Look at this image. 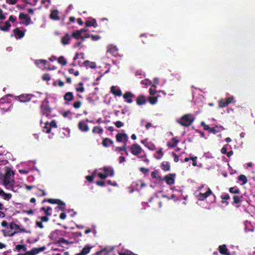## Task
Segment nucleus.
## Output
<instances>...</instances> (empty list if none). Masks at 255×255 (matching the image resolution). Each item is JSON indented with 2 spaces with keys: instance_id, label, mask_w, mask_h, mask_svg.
Returning a JSON list of instances; mask_svg holds the SVG:
<instances>
[{
  "instance_id": "f257e3e1",
  "label": "nucleus",
  "mask_w": 255,
  "mask_h": 255,
  "mask_svg": "<svg viewBox=\"0 0 255 255\" xmlns=\"http://www.w3.org/2000/svg\"><path fill=\"white\" fill-rule=\"evenodd\" d=\"M2 184L6 189L13 191H16L17 190L16 188L19 186L16 185L14 179V173L10 169H7L5 173Z\"/></svg>"
},
{
  "instance_id": "f03ea898",
  "label": "nucleus",
  "mask_w": 255,
  "mask_h": 255,
  "mask_svg": "<svg viewBox=\"0 0 255 255\" xmlns=\"http://www.w3.org/2000/svg\"><path fill=\"white\" fill-rule=\"evenodd\" d=\"M194 120V117L192 115L187 114L183 116L180 120H178L177 122L182 126L187 127L192 123Z\"/></svg>"
},
{
  "instance_id": "7ed1b4c3",
  "label": "nucleus",
  "mask_w": 255,
  "mask_h": 255,
  "mask_svg": "<svg viewBox=\"0 0 255 255\" xmlns=\"http://www.w3.org/2000/svg\"><path fill=\"white\" fill-rule=\"evenodd\" d=\"M204 186H202L199 188L200 192L199 194L197 195V197L199 200H204L212 193L211 190L207 186L205 187V191H204Z\"/></svg>"
},
{
  "instance_id": "20e7f679",
  "label": "nucleus",
  "mask_w": 255,
  "mask_h": 255,
  "mask_svg": "<svg viewBox=\"0 0 255 255\" xmlns=\"http://www.w3.org/2000/svg\"><path fill=\"white\" fill-rule=\"evenodd\" d=\"M105 174H102L101 173H98V176L101 179H105L108 176H113L114 175V170L112 167H105L103 168Z\"/></svg>"
},
{
  "instance_id": "39448f33",
  "label": "nucleus",
  "mask_w": 255,
  "mask_h": 255,
  "mask_svg": "<svg viewBox=\"0 0 255 255\" xmlns=\"http://www.w3.org/2000/svg\"><path fill=\"white\" fill-rule=\"evenodd\" d=\"M45 247H42L38 248H33L30 251L26 252L25 254H18L17 255H36L40 252H42L45 250Z\"/></svg>"
},
{
  "instance_id": "423d86ee",
  "label": "nucleus",
  "mask_w": 255,
  "mask_h": 255,
  "mask_svg": "<svg viewBox=\"0 0 255 255\" xmlns=\"http://www.w3.org/2000/svg\"><path fill=\"white\" fill-rule=\"evenodd\" d=\"M10 229H15L16 230V231H14L12 234H11V236H13L14 235L19 233V232H23V233H27L24 229H21L20 228V226L15 223H11L10 225Z\"/></svg>"
},
{
  "instance_id": "0eeeda50",
  "label": "nucleus",
  "mask_w": 255,
  "mask_h": 255,
  "mask_svg": "<svg viewBox=\"0 0 255 255\" xmlns=\"http://www.w3.org/2000/svg\"><path fill=\"white\" fill-rule=\"evenodd\" d=\"M48 202L51 204H58L59 206H58L57 208L58 209H61L62 211H64L65 209V208L64 207L65 206V203L60 200L49 199L48 200Z\"/></svg>"
},
{
  "instance_id": "6e6552de",
  "label": "nucleus",
  "mask_w": 255,
  "mask_h": 255,
  "mask_svg": "<svg viewBox=\"0 0 255 255\" xmlns=\"http://www.w3.org/2000/svg\"><path fill=\"white\" fill-rule=\"evenodd\" d=\"M131 151L133 155H137L141 153V148L138 144H134L131 147Z\"/></svg>"
},
{
  "instance_id": "1a4fd4ad",
  "label": "nucleus",
  "mask_w": 255,
  "mask_h": 255,
  "mask_svg": "<svg viewBox=\"0 0 255 255\" xmlns=\"http://www.w3.org/2000/svg\"><path fill=\"white\" fill-rule=\"evenodd\" d=\"M79 129L83 132H87L89 130L88 125L85 123L84 121H81L78 124Z\"/></svg>"
},
{
  "instance_id": "9d476101",
  "label": "nucleus",
  "mask_w": 255,
  "mask_h": 255,
  "mask_svg": "<svg viewBox=\"0 0 255 255\" xmlns=\"http://www.w3.org/2000/svg\"><path fill=\"white\" fill-rule=\"evenodd\" d=\"M111 92L116 96H121L122 95L121 90L117 86H112L111 87Z\"/></svg>"
},
{
  "instance_id": "9b49d317",
  "label": "nucleus",
  "mask_w": 255,
  "mask_h": 255,
  "mask_svg": "<svg viewBox=\"0 0 255 255\" xmlns=\"http://www.w3.org/2000/svg\"><path fill=\"white\" fill-rule=\"evenodd\" d=\"M41 112L43 116L48 117L50 113V109L47 105L42 104L41 106Z\"/></svg>"
},
{
  "instance_id": "f8f14e48",
  "label": "nucleus",
  "mask_w": 255,
  "mask_h": 255,
  "mask_svg": "<svg viewBox=\"0 0 255 255\" xmlns=\"http://www.w3.org/2000/svg\"><path fill=\"white\" fill-rule=\"evenodd\" d=\"M116 139L119 142L125 141L126 142L128 139V137L126 133H118L116 135Z\"/></svg>"
},
{
  "instance_id": "ddd939ff",
  "label": "nucleus",
  "mask_w": 255,
  "mask_h": 255,
  "mask_svg": "<svg viewBox=\"0 0 255 255\" xmlns=\"http://www.w3.org/2000/svg\"><path fill=\"white\" fill-rule=\"evenodd\" d=\"M47 62V61L45 60L40 59L36 60L35 61V64L40 68L44 70L46 68V64Z\"/></svg>"
},
{
  "instance_id": "4468645a",
  "label": "nucleus",
  "mask_w": 255,
  "mask_h": 255,
  "mask_svg": "<svg viewBox=\"0 0 255 255\" xmlns=\"http://www.w3.org/2000/svg\"><path fill=\"white\" fill-rule=\"evenodd\" d=\"M123 97L128 103H131L132 102V99L134 97V96L131 93L127 92L124 95Z\"/></svg>"
},
{
  "instance_id": "2eb2a0df",
  "label": "nucleus",
  "mask_w": 255,
  "mask_h": 255,
  "mask_svg": "<svg viewBox=\"0 0 255 255\" xmlns=\"http://www.w3.org/2000/svg\"><path fill=\"white\" fill-rule=\"evenodd\" d=\"M19 19L23 20V23L27 25L30 22V18L27 16V15L24 13H20L19 15Z\"/></svg>"
},
{
  "instance_id": "dca6fc26",
  "label": "nucleus",
  "mask_w": 255,
  "mask_h": 255,
  "mask_svg": "<svg viewBox=\"0 0 255 255\" xmlns=\"http://www.w3.org/2000/svg\"><path fill=\"white\" fill-rule=\"evenodd\" d=\"M219 249V252L221 254L225 255H230V254L228 252V249L227 248L226 245H223L220 246Z\"/></svg>"
},
{
  "instance_id": "f3484780",
  "label": "nucleus",
  "mask_w": 255,
  "mask_h": 255,
  "mask_svg": "<svg viewBox=\"0 0 255 255\" xmlns=\"http://www.w3.org/2000/svg\"><path fill=\"white\" fill-rule=\"evenodd\" d=\"M165 180L166 182L168 185H172L174 183V179L173 177V175L169 174L165 177Z\"/></svg>"
},
{
  "instance_id": "a211bd4d",
  "label": "nucleus",
  "mask_w": 255,
  "mask_h": 255,
  "mask_svg": "<svg viewBox=\"0 0 255 255\" xmlns=\"http://www.w3.org/2000/svg\"><path fill=\"white\" fill-rule=\"evenodd\" d=\"M71 40V36L67 34L64 36L62 37L61 38V43L63 45H67L69 43L70 40Z\"/></svg>"
},
{
  "instance_id": "6ab92c4d",
  "label": "nucleus",
  "mask_w": 255,
  "mask_h": 255,
  "mask_svg": "<svg viewBox=\"0 0 255 255\" xmlns=\"http://www.w3.org/2000/svg\"><path fill=\"white\" fill-rule=\"evenodd\" d=\"M58 13V11L57 9L52 11L50 15V18L53 20H58L59 19Z\"/></svg>"
},
{
  "instance_id": "aec40b11",
  "label": "nucleus",
  "mask_w": 255,
  "mask_h": 255,
  "mask_svg": "<svg viewBox=\"0 0 255 255\" xmlns=\"http://www.w3.org/2000/svg\"><path fill=\"white\" fill-rule=\"evenodd\" d=\"M85 25L87 27L93 26L94 27H97L98 26V24L95 19H92L91 20L87 21L85 23Z\"/></svg>"
},
{
  "instance_id": "412c9836",
  "label": "nucleus",
  "mask_w": 255,
  "mask_h": 255,
  "mask_svg": "<svg viewBox=\"0 0 255 255\" xmlns=\"http://www.w3.org/2000/svg\"><path fill=\"white\" fill-rule=\"evenodd\" d=\"M145 99L143 96H139L136 99V103L138 105L141 106L145 103Z\"/></svg>"
},
{
  "instance_id": "4be33fe9",
  "label": "nucleus",
  "mask_w": 255,
  "mask_h": 255,
  "mask_svg": "<svg viewBox=\"0 0 255 255\" xmlns=\"http://www.w3.org/2000/svg\"><path fill=\"white\" fill-rule=\"evenodd\" d=\"M14 33L16 38H22L24 35V33L22 31H20L18 28H16L15 29H14Z\"/></svg>"
},
{
  "instance_id": "5701e85b",
  "label": "nucleus",
  "mask_w": 255,
  "mask_h": 255,
  "mask_svg": "<svg viewBox=\"0 0 255 255\" xmlns=\"http://www.w3.org/2000/svg\"><path fill=\"white\" fill-rule=\"evenodd\" d=\"M10 27V24L9 21H7L3 23V25L1 24L0 25V29L3 31H7L9 29Z\"/></svg>"
},
{
  "instance_id": "b1692460",
  "label": "nucleus",
  "mask_w": 255,
  "mask_h": 255,
  "mask_svg": "<svg viewBox=\"0 0 255 255\" xmlns=\"http://www.w3.org/2000/svg\"><path fill=\"white\" fill-rule=\"evenodd\" d=\"M161 168L164 171H168L170 169V164L168 162H163L161 164Z\"/></svg>"
},
{
  "instance_id": "393cba45",
  "label": "nucleus",
  "mask_w": 255,
  "mask_h": 255,
  "mask_svg": "<svg viewBox=\"0 0 255 255\" xmlns=\"http://www.w3.org/2000/svg\"><path fill=\"white\" fill-rule=\"evenodd\" d=\"M224 129V128L222 126H220L219 127H216L213 128H211L210 132H213L214 133H217V132L220 131L221 130H223Z\"/></svg>"
},
{
  "instance_id": "a878e982",
  "label": "nucleus",
  "mask_w": 255,
  "mask_h": 255,
  "mask_svg": "<svg viewBox=\"0 0 255 255\" xmlns=\"http://www.w3.org/2000/svg\"><path fill=\"white\" fill-rule=\"evenodd\" d=\"M110 251L105 248L96 253L97 255H108Z\"/></svg>"
},
{
  "instance_id": "bb28decb",
  "label": "nucleus",
  "mask_w": 255,
  "mask_h": 255,
  "mask_svg": "<svg viewBox=\"0 0 255 255\" xmlns=\"http://www.w3.org/2000/svg\"><path fill=\"white\" fill-rule=\"evenodd\" d=\"M73 98V96L72 93L68 92L64 96V99L67 101H71Z\"/></svg>"
},
{
  "instance_id": "cd10ccee",
  "label": "nucleus",
  "mask_w": 255,
  "mask_h": 255,
  "mask_svg": "<svg viewBox=\"0 0 255 255\" xmlns=\"http://www.w3.org/2000/svg\"><path fill=\"white\" fill-rule=\"evenodd\" d=\"M112 143L113 141L111 139L107 138H105L102 142L103 146L105 147H107L110 144H111Z\"/></svg>"
},
{
  "instance_id": "c85d7f7f",
  "label": "nucleus",
  "mask_w": 255,
  "mask_h": 255,
  "mask_svg": "<svg viewBox=\"0 0 255 255\" xmlns=\"http://www.w3.org/2000/svg\"><path fill=\"white\" fill-rule=\"evenodd\" d=\"M76 91L82 93L84 91V88L83 87V83L82 82H80L78 84L77 86L76 87Z\"/></svg>"
},
{
  "instance_id": "c756f323",
  "label": "nucleus",
  "mask_w": 255,
  "mask_h": 255,
  "mask_svg": "<svg viewBox=\"0 0 255 255\" xmlns=\"http://www.w3.org/2000/svg\"><path fill=\"white\" fill-rule=\"evenodd\" d=\"M239 180L240 181H242V185H245V184H246L248 182V179H247V177L244 175H241L240 176H239Z\"/></svg>"
},
{
  "instance_id": "7c9ffc66",
  "label": "nucleus",
  "mask_w": 255,
  "mask_h": 255,
  "mask_svg": "<svg viewBox=\"0 0 255 255\" xmlns=\"http://www.w3.org/2000/svg\"><path fill=\"white\" fill-rule=\"evenodd\" d=\"M93 132L101 134L103 133V130L99 127H94L92 130Z\"/></svg>"
},
{
  "instance_id": "2f4dec72",
  "label": "nucleus",
  "mask_w": 255,
  "mask_h": 255,
  "mask_svg": "<svg viewBox=\"0 0 255 255\" xmlns=\"http://www.w3.org/2000/svg\"><path fill=\"white\" fill-rule=\"evenodd\" d=\"M42 210L44 211L45 214L47 216H50L51 215L52 208L51 207H48L47 208H45V207H42Z\"/></svg>"
},
{
  "instance_id": "473e14b6",
  "label": "nucleus",
  "mask_w": 255,
  "mask_h": 255,
  "mask_svg": "<svg viewBox=\"0 0 255 255\" xmlns=\"http://www.w3.org/2000/svg\"><path fill=\"white\" fill-rule=\"evenodd\" d=\"M91 248L89 247H85L84 248L81 253L83 255H87L88 254L91 250Z\"/></svg>"
},
{
  "instance_id": "72a5a7b5",
  "label": "nucleus",
  "mask_w": 255,
  "mask_h": 255,
  "mask_svg": "<svg viewBox=\"0 0 255 255\" xmlns=\"http://www.w3.org/2000/svg\"><path fill=\"white\" fill-rule=\"evenodd\" d=\"M48 125H49V123L46 122L45 123L44 126L43 127V131L45 132L46 133H49L51 130L50 127H48Z\"/></svg>"
},
{
  "instance_id": "f704fd0d",
  "label": "nucleus",
  "mask_w": 255,
  "mask_h": 255,
  "mask_svg": "<svg viewBox=\"0 0 255 255\" xmlns=\"http://www.w3.org/2000/svg\"><path fill=\"white\" fill-rule=\"evenodd\" d=\"M230 198V196L229 195V194H224V195H222L221 196V198L222 199V202L223 203H226V205H228V202H227L226 200L229 199Z\"/></svg>"
},
{
  "instance_id": "c9c22d12",
  "label": "nucleus",
  "mask_w": 255,
  "mask_h": 255,
  "mask_svg": "<svg viewBox=\"0 0 255 255\" xmlns=\"http://www.w3.org/2000/svg\"><path fill=\"white\" fill-rule=\"evenodd\" d=\"M178 142V140L176 138H174L172 139V141L168 143V145L170 147H174L176 146Z\"/></svg>"
},
{
  "instance_id": "e433bc0d",
  "label": "nucleus",
  "mask_w": 255,
  "mask_h": 255,
  "mask_svg": "<svg viewBox=\"0 0 255 255\" xmlns=\"http://www.w3.org/2000/svg\"><path fill=\"white\" fill-rule=\"evenodd\" d=\"M15 249L17 251H20V250H23V251H26L27 250V248L25 245H17L15 247Z\"/></svg>"
},
{
  "instance_id": "4c0bfd02",
  "label": "nucleus",
  "mask_w": 255,
  "mask_h": 255,
  "mask_svg": "<svg viewBox=\"0 0 255 255\" xmlns=\"http://www.w3.org/2000/svg\"><path fill=\"white\" fill-rule=\"evenodd\" d=\"M58 62L62 65H65L67 64L66 60L63 56H60L58 58Z\"/></svg>"
},
{
  "instance_id": "58836bf2",
  "label": "nucleus",
  "mask_w": 255,
  "mask_h": 255,
  "mask_svg": "<svg viewBox=\"0 0 255 255\" xmlns=\"http://www.w3.org/2000/svg\"><path fill=\"white\" fill-rule=\"evenodd\" d=\"M81 35H82V34H81V33H80V31H79V30H77L75 32H74L72 33V36L76 39L79 38V37H80V36Z\"/></svg>"
},
{
  "instance_id": "ea45409f",
  "label": "nucleus",
  "mask_w": 255,
  "mask_h": 255,
  "mask_svg": "<svg viewBox=\"0 0 255 255\" xmlns=\"http://www.w3.org/2000/svg\"><path fill=\"white\" fill-rule=\"evenodd\" d=\"M1 196L2 197L4 200H9L11 198L12 196L11 194H7L4 192L3 194H2Z\"/></svg>"
},
{
  "instance_id": "a19ab883",
  "label": "nucleus",
  "mask_w": 255,
  "mask_h": 255,
  "mask_svg": "<svg viewBox=\"0 0 255 255\" xmlns=\"http://www.w3.org/2000/svg\"><path fill=\"white\" fill-rule=\"evenodd\" d=\"M228 103L226 101H225L224 100H221L219 101V107L220 108H224L226 107L227 105H228Z\"/></svg>"
},
{
  "instance_id": "79ce46f5",
  "label": "nucleus",
  "mask_w": 255,
  "mask_h": 255,
  "mask_svg": "<svg viewBox=\"0 0 255 255\" xmlns=\"http://www.w3.org/2000/svg\"><path fill=\"white\" fill-rule=\"evenodd\" d=\"M157 154H158V156H156V158L158 159H161V157L163 155V153L162 149H160L158 150L157 151Z\"/></svg>"
},
{
  "instance_id": "37998d69",
  "label": "nucleus",
  "mask_w": 255,
  "mask_h": 255,
  "mask_svg": "<svg viewBox=\"0 0 255 255\" xmlns=\"http://www.w3.org/2000/svg\"><path fill=\"white\" fill-rule=\"evenodd\" d=\"M149 102L152 105L155 104L157 102V99L155 97H150L149 99Z\"/></svg>"
},
{
  "instance_id": "c03bdc74",
  "label": "nucleus",
  "mask_w": 255,
  "mask_h": 255,
  "mask_svg": "<svg viewBox=\"0 0 255 255\" xmlns=\"http://www.w3.org/2000/svg\"><path fill=\"white\" fill-rule=\"evenodd\" d=\"M116 151H126V143H125L124 146L122 147H118L116 148Z\"/></svg>"
},
{
  "instance_id": "a18cd8bd",
  "label": "nucleus",
  "mask_w": 255,
  "mask_h": 255,
  "mask_svg": "<svg viewBox=\"0 0 255 255\" xmlns=\"http://www.w3.org/2000/svg\"><path fill=\"white\" fill-rule=\"evenodd\" d=\"M233 199L234 202L236 204L241 202V201L240 198L238 196H234Z\"/></svg>"
},
{
  "instance_id": "49530a36",
  "label": "nucleus",
  "mask_w": 255,
  "mask_h": 255,
  "mask_svg": "<svg viewBox=\"0 0 255 255\" xmlns=\"http://www.w3.org/2000/svg\"><path fill=\"white\" fill-rule=\"evenodd\" d=\"M57 243L67 245L68 244V242L66 240H65L64 239L60 238L57 241Z\"/></svg>"
},
{
  "instance_id": "de8ad7c7",
  "label": "nucleus",
  "mask_w": 255,
  "mask_h": 255,
  "mask_svg": "<svg viewBox=\"0 0 255 255\" xmlns=\"http://www.w3.org/2000/svg\"><path fill=\"white\" fill-rule=\"evenodd\" d=\"M49 125H48V127H50V128H56L57 127L56 123L54 121H51L50 123H49Z\"/></svg>"
},
{
  "instance_id": "09e8293b",
  "label": "nucleus",
  "mask_w": 255,
  "mask_h": 255,
  "mask_svg": "<svg viewBox=\"0 0 255 255\" xmlns=\"http://www.w3.org/2000/svg\"><path fill=\"white\" fill-rule=\"evenodd\" d=\"M42 79L44 81H49L50 79V75L48 74H45L42 76Z\"/></svg>"
},
{
  "instance_id": "8fccbe9b",
  "label": "nucleus",
  "mask_w": 255,
  "mask_h": 255,
  "mask_svg": "<svg viewBox=\"0 0 255 255\" xmlns=\"http://www.w3.org/2000/svg\"><path fill=\"white\" fill-rule=\"evenodd\" d=\"M108 50L113 53H115L117 51L118 49L115 46H112L111 49L109 48Z\"/></svg>"
},
{
  "instance_id": "3c124183",
  "label": "nucleus",
  "mask_w": 255,
  "mask_h": 255,
  "mask_svg": "<svg viewBox=\"0 0 255 255\" xmlns=\"http://www.w3.org/2000/svg\"><path fill=\"white\" fill-rule=\"evenodd\" d=\"M149 91L151 95H154L156 93V91L155 90L154 88L152 87L149 89Z\"/></svg>"
},
{
  "instance_id": "603ef678",
  "label": "nucleus",
  "mask_w": 255,
  "mask_h": 255,
  "mask_svg": "<svg viewBox=\"0 0 255 255\" xmlns=\"http://www.w3.org/2000/svg\"><path fill=\"white\" fill-rule=\"evenodd\" d=\"M73 105L75 108H79L81 107V103L80 101H77L75 102Z\"/></svg>"
},
{
  "instance_id": "864d4df0",
  "label": "nucleus",
  "mask_w": 255,
  "mask_h": 255,
  "mask_svg": "<svg viewBox=\"0 0 255 255\" xmlns=\"http://www.w3.org/2000/svg\"><path fill=\"white\" fill-rule=\"evenodd\" d=\"M159 80L157 78H155L154 79V84L152 85V87H154V89L156 87V85L158 84Z\"/></svg>"
},
{
  "instance_id": "5fc2aeb1",
  "label": "nucleus",
  "mask_w": 255,
  "mask_h": 255,
  "mask_svg": "<svg viewBox=\"0 0 255 255\" xmlns=\"http://www.w3.org/2000/svg\"><path fill=\"white\" fill-rule=\"evenodd\" d=\"M123 125L124 124L121 121H117L115 123V126L118 128L122 127Z\"/></svg>"
},
{
  "instance_id": "6e6d98bb",
  "label": "nucleus",
  "mask_w": 255,
  "mask_h": 255,
  "mask_svg": "<svg viewBox=\"0 0 255 255\" xmlns=\"http://www.w3.org/2000/svg\"><path fill=\"white\" fill-rule=\"evenodd\" d=\"M230 192L234 193H239L240 191L238 189H236L234 187H231L230 188Z\"/></svg>"
},
{
  "instance_id": "4d7b16f0",
  "label": "nucleus",
  "mask_w": 255,
  "mask_h": 255,
  "mask_svg": "<svg viewBox=\"0 0 255 255\" xmlns=\"http://www.w3.org/2000/svg\"><path fill=\"white\" fill-rule=\"evenodd\" d=\"M201 125L204 127L205 130H208L209 131V132H210V129L211 128H210L208 125H206L204 122H202Z\"/></svg>"
},
{
  "instance_id": "13d9d810",
  "label": "nucleus",
  "mask_w": 255,
  "mask_h": 255,
  "mask_svg": "<svg viewBox=\"0 0 255 255\" xmlns=\"http://www.w3.org/2000/svg\"><path fill=\"white\" fill-rule=\"evenodd\" d=\"M226 102H227L228 104H229L231 103H234L235 101L234 100V98L233 97H229L226 100Z\"/></svg>"
},
{
  "instance_id": "bf43d9fd",
  "label": "nucleus",
  "mask_w": 255,
  "mask_h": 255,
  "mask_svg": "<svg viewBox=\"0 0 255 255\" xmlns=\"http://www.w3.org/2000/svg\"><path fill=\"white\" fill-rule=\"evenodd\" d=\"M16 19V18L15 16H13V15H11L9 16L8 21L14 22L15 21Z\"/></svg>"
},
{
  "instance_id": "052dcab7",
  "label": "nucleus",
  "mask_w": 255,
  "mask_h": 255,
  "mask_svg": "<svg viewBox=\"0 0 255 255\" xmlns=\"http://www.w3.org/2000/svg\"><path fill=\"white\" fill-rule=\"evenodd\" d=\"M5 18H6V17H5V15H4L2 13V10H0V19L1 20H4L5 19Z\"/></svg>"
},
{
  "instance_id": "680f3d73",
  "label": "nucleus",
  "mask_w": 255,
  "mask_h": 255,
  "mask_svg": "<svg viewBox=\"0 0 255 255\" xmlns=\"http://www.w3.org/2000/svg\"><path fill=\"white\" fill-rule=\"evenodd\" d=\"M190 158L193 160V165L194 166H196L197 165V162H196L197 157H191Z\"/></svg>"
},
{
  "instance_id": "e2e57ef3",
  "label": "nucleus",
  "mask_w": 255,
  "mask_h": 255,
  "mask_svg": "<svg viewBox=\"0 0 255 255\" xmlns=\"http://www.w3.org/2000/svg\"><path fill=\"white\" fill-rule=\"evenodd\" d=\"M91 37L92 40H97L100 38V37L98 35H92Z\"/></svg>"
},
{
  "instance_id": "0e129e2a",
  "label": "nucleus",
  "mask_w": 255,
  "mask_h": 255,
  "mask_svg": "<svg viewBox=\"0 0 255 255\" xmlns=\"http://www.w3.org/2000/svg\"><path fill=\"white\" fill-rule=\"evenodd\" d=\"M49 218L47 216H43L41 217V220L42 222H47Z\"/></svg>"
},
{
  "instance_id": "69168bd1",
  "label": "nucleus",
  "mask_w": 255,
  "mask_h": 255,
  "mask_svg": "<svg viewBox=\"0 0 255 255\" xmlns=\"http://www.w3.org/2000/svg\"><path fill=\"white\" fill-rule=\"evenodd\" d=\"M16 1V0H6L7 3L11 4H14Z\"/></svg>"
},
{
  "instance_id": "338daca9",
  "label": "nucleus",
  "mask_w": 255,
  "mask_h": 255,
  "mask_svg": "<svg viewBox=\"0 0 255 255\" xmlns=\"http://www.w3.org/2000/svg\"><path fill=\"white\" fill-rule=\"evenodd\" d=\"M96 184L101 186H104L105 185V183L103 181H97L96 182Z\"/></svg>"
},
{
  "instance_id": "774afa93",
  "label": "nucleus",
  "mask_w": 255,
  "mask_h": 255,
  "mask_svg": "<svg viewBox=\"0 0 255 255\" xmlns=\"http://www.w3.org/2000/svg\"><path fill=\"white\" fill-rule=\"evenodd\" d=\"M86 178L89 182H92L94 179L93 176H87Z\"/></svg>"
}]
</instances>
